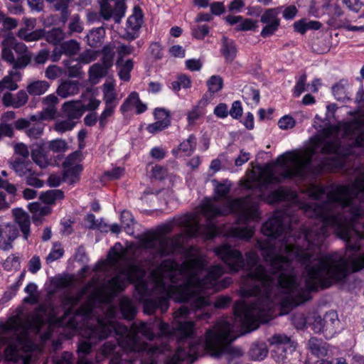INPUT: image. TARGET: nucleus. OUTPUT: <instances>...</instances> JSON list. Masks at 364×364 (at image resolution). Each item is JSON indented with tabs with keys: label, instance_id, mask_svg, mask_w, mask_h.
Instances as JSON below:
<instances>
[{
	"label": "nucleus",
	"instance_id": "nucleus-1",
	"mask_svg": "<svg viewBox=\"0 0 364 364\" xmlns=\"http://www.w3.org/2000/svg\"><path fill=\"white\" fill-rule=\"evenodd\" d=\"M206 264L201 258H193L184 261L181 266L176 262L166 259L151 272L154 287L161 291V295L144 301V311L153 314L156 309L161 313L167 311L169 298L178 301H186L173 313V328L179 333L176 353L166 359L165 364H180L186 358L196 354L200 343L192 340L194 333V323L186 321L191 314L199 319L209 317V314L197 311L210 304L207 298L196 296V294L207 289L219 291L226 288L230 283L227 279L219 283L218 279L224 273L223 267L217 264L205 272Z\"/></svg>",
	"mask_w": 364,
	"mask_h": 364
},
{
	"label": "nucleus",
	"instance_id": "nucleus-2",
	"mask_svg": "<svg viewBox=\"0 0 364 364\" xmlns=\"http://www.w3.org/2000/svg\"><path fill=\"white\" fill-rule=\"evenodd\" d=\"M312 145L303 151H288L279 156L276 165H266L258 167V174L255 181H247L245 187L252 188L255 184L259 186L258 193L248 195L243 198L226 200V205L220 208L215 202L218 198H225L230 192V184L217 183L215 193L217 196L207 198L201 206V213L207 220L206 239L213 238L218 234V228L214 222L216 217L225 215L230 213L238 214L239 223H248L257 221L259 213L257 204L262 196V190L269 184L280 183L285 178H305L309 175L320 174L323 171H333L344 166L345 159L340 156V141L334 139L325 142L324 139L316 136L311 139Z\"/></svg>",
	"mask_w": 364,
	"mask_h": 364
},
{
	"label": "nucleus",
	"instance_id": "nucleus-3",
	"mask_svg": "<svg viewBox=\"0 0 364 364\" xmlns=\"http://www.w3.org/2000/svg\"><path fill=\"white\" fill-rule=\"evenodd\" d=\"M116 309L107 299H102L97 292L92 293L87 300L77 309L73 307L66 311L58 321L73 330L82 329V336L87 339L79 343L77 350V364H92L90 356L92 348L97 341L106 338L112 331L117 334L127 333V328L111 321L115 316ZM156 326L161 333H169V326L160 320L154 324L144 322L134 323L128 333L117 338L118 347L124 352L115 354L109 364H142L141 357L146 349V343L141 336L153 340L155 334L153 329ZM117 346L112 341L103 345L102 353L107 355L114 353Z\"/></svg>",
	"mask_w": 364,
	"mask_h": 364
},
{
	"label": "nucleus",
	"instance_id": "nucleus-4",
	"mask_svg": "<svg viewBox=\"0 0 364 364\" xmlns=\"http://www.w3.org/2000/svg\"><path fill=\"white\" fill-rule=\"evenodd\" d=\"M203 228L198 225V215L186 214L175 218L160 228L161 232H148L141 239L138 248L122 249L119 243L109 250L108 260L112 267L118 268L120 262L127 263L126 269L109 279L104 289L113 294L124 290L127 284L138 282L136 288L141 296L147 292L146 284L141 281L144 275L142 267L149 269L159 262L161 257L173 253L182 247L188 237L202 234Z\"/></svg>",
	"mask_w": 364,
	"mask_h": 364
},
{
	"label": "nucleus",
	"instance_id": "nucleus-5",
	"mask_svg": "<svg viewBox=\"0 0 364 364\" xmlns=\"http://www.w3.org/2000/svg\"><path fill=\"white\" fill-rule=\"evenodd\" d=\"M31 326L30 320L18 316L0 325V347L7 346L5 355L10 364H29L30 358L23 356L19 351H29L33 348L28 333Z\"/></svg>",
	"mask_w": 364,
	"mask_h": 364
},
{
	"label": "nucleus",
	"instance_id": "nucleus-6",
	"mask_svg": "<svg viewBox=\"0 0 364 364\" xmlns=\"http://www.w3.org/2000/svg\"><path fill=\"white\" fill-rule=\"evenodd\" d=\"M1 46L2 60L15 70H23L31 63V52L23 43L17 41L13 35L8 34L1 41Z\"/></svg>",
	"mask_w": 364,
	"mask_h": 364
},
{
	"label": "nucleus",
	"instance_id": "nucleus-7",
	"mask_svg": "<svg viewBox=\"0 0 364 364\" xmlns=\"http://www.w3.org/2000/svg\"><path fill=\"white\" fill-rule=\"evenodd\" d=\"M272 347L271 355L277 363H284L296 349V345L290 337L284 334H276L269 339Z\"/></svg>",
	"mask_w": 364,
	"mask_h": 364
},
{
	"label": "nucleus",
	"instance_id": "nucleus-8",
	"mask_svg": "<svg viewBox=\"0 0 364 364\" xmlns=\"http://www.w3.org/2000/svg\"><path fill=\"white\" fill-rule=\"evenodd\" d=\"M214 252L227 265L230 272H237L245 266L242 253L228 244L223 243L216 247Z\"/></svg>",
	"mask_w": 364,
	"mask_h": 364
},
{
	"label": "nucleus",
	"instance_id": "nucleus-9",
	"mask_svg": "<svg viewBox=\"0 0 364 364\" xmlns=\"http://www.w3.org/2000/svg\"><path fill=\"white\" fill-rule=\"evenodd\" d=\"M100 15L105 20L112 17L119 23L125 13L124 0H99Z\"/></svg>",
	"mask_w": 364,
	"mask_h": 364
},
{
	"label": "nucleus",
	"instance_id": "nucleus-10",
	"mask_svg": "<svg viewBox=\"0 0 364 364\" xmlns=\"http://www.w3.org/2000/svg\"><path fill=\"white\" fill-rule=\"evenodd\" d=\"M84 112V105L80 100L66 102L62 106L63 117L73 121L79 119Z\"/></svg>",
	"mask_w": 364,
	"mask_h": 364
},
{
	"label": "nucleus",
	"instance_id": "nucleus-11",
	"mask_svg": "<svg viewBox=\"0 0 364 364\" xmlns=\"http://www.w3.org/2000/svg\"><path fill=\"white\" fill-rule=\"evenodd\" d=\"M18 230L16 226L6 225L0 228V248L8 250L11 247V243L18 237Z\"/></svg>",
	"mask_w": 364,
	"mask_h": 364
},
{
	"label": "nucleus",
	"instance_id": "nucleus-12",
	"mask_svg": "<svg viewBox=\"0 0 364 364\" xmlns=\"http://www.w3.org/2000/svg\"><path fill=\"white\" fill-rule=\"evenodd\" d=\"M220 53L226 63H232L236 58L237 48L235 42L226 36L221 39Z\"/></svg>",
	"mask_w": 364,
	"mask_h": 364
},
{
	"label": "nucleus",
	"instance_id": "nucleus-13",
	"mask_svg": "<svg viewBox=\"0 0 364 364\" xmlns=\"http://www.w3.org/2000/svg\"><path fill=\"white\" fill-rule=\"evenodd\" d=\"M9 164L16 175L20 177H26L33 173V164L30 160L16 157L9 161Z\"/></svg>",
	"mask_w": 364,
	"mask_h": 364
},
{
	"label": "nucleus",
	"instance_id": "nucleus-14",
	"mask_svg": "<svg viewBox=\"0 0 364 364\" xmlns=\"http://www.w3.org/2000/svg\"><path fill=\"white\" fill-rule=\"evenodd\" d=\"M59 102V100L55 95H49L43 100L45 106L41 112V118L42 119H54L57 112L56 105Z\"/></svg>",
	"mask_w": 364,
	"mask_h": 364
},
{
	"label": "nucleus",
	"instance_id": "nucleus-15",
	"mask_svg": "<svg viewBox=\"0 0 364 364\" xmlns=\"http://www.w3.org/2000/svg\"><path fill=\"white\" fill-rule=\"evenodd\" d=\"M80 85L77 80H66L57 89V94L62 98H67L79 93Z\"/></svg>",
	"mask_w": 364,
	"mask_h": 364
},
{
	"label": "nucleus",
	"instance_id": "nucleus-16",
	"mask_svg": "<svg viewBox=\"0 0 364 364\" xmlns=\"http://www.w3.org/2000/svg\"><path fill=\"white\" fill-rule=\"evenodd\" d=\"M13 214L23 233V238L27 240L30 235L31 222L29 215L20 208L13 210Z\"/></svg>",
	"mask_w": 364,
	"mask_h": 364
},
{
	"label": "nucleus",
	"instance_id": "nucleus-17",
	"mask_svg": "<svg viewBox=\"0 0 364 364\" xmlns=\"http://www.w3.org/2000/svg\"><path fill=\"white\" fill-rule=\"evenodd\" d=\"M337 318V315L334 311L327 312L323 318L316 316L312 323L313 330L316 333H319L324 330L325 327L332 325Z\"/></svg>",
	"mask_w": 364,
	"mask_h": 364
},
{
	"label": "nucleus",
	"instance_id": "nucleus-18",
	"mask_svg": "<svg viewBox=\"0 0 364 364\" xmlns=\"http://www.w3.org/2000/svg\"><path fill=\"white\" fill-rule=\"evenodd\" d=\"M309 348L311 352L318 356H326L329 350V345L315 337L309 339L308 343Z\"/></svg>",
	"mask_w": 364,
	"mask_h": 364
},
{
	"label": "nucleus",
	"instance_id": "nucleus-19",
	"mask_svg": "<svg viewBox=\"0 0 364 364\" xmlns=\"http://www.w3.org/2000/svg\"><path fill=\"white\" fill-rule=\"evenodd\" d=\"M105 36V30L102 26L92 29L87 34V43L90 47L98 48L102 44Z\"/></svg>",
	"mask_w": 364,
	"mask_h": 364
},
{
	"label": "nucleus",
	"instance_id": "nucleus-20",
	"mask_svg": "<svg viewBox=\"0 0 364 364\" xmlns=\"http://www.w3.org/2000/svg\"><path fill=\"white\" fill-rule=\"evenodd\" d=\"M270 203H277L279 201H294L296 195L294 192H291L284 188H279L278 190L272 192L269 196Z\"/></svg>",
	"mask_w": 364,
	"mask_h": 364
},
{
	"label": "nucleus",
	"instance_id": "nucleus-21",
	"mask_svg": "<svg viewBox=\"0 0 364 364\" xmlns=\"http://www.w3.org/2000/svg\"><path fill=\"white\" fill-rule=\"evenodd\" d=\"M50 87V84L46 80H36L27 85L26 90L29 95L33 96L44 94Z\"/></svg>",
	"mask_w": 364,
	"mask_h": 364
},
{
	"label": "nucleus",
	"instance_id": "nucleus-22",
	"mask_svg": "<svg viewBox=\"0 0 364 364\" xmlns=\"http://www.w3.org/2000/svg\"><path fill=\"white\" fill-rule=\"evenodd\" d=\"M71 0H55L53 3V9L60 13V21L65 23L68 20L70 12L68 10Z\"/></svg>",
	"mask_w": 364,
	"mask_h": 364
},
{
	"label": "nucleus",
	"instance_id": "nucleus-23",
	"mask_svg": "<svg viewBox=\"0 0 364 364\" xmlns=\"http://www.w3.org/2000/svg\"><path fill=\"white\" fill-rule=\"evenodd\" d=\"M119 308L122 316L128 320L134 318L136 314V308L132 301L128 298H122L119 302Z\"/></svg>",
	"mask_w": 364,
	"mask_h": 364
},
{
	"label": "nucleus",
	"instance_id": "nucleus-24",
	"mask_svg": "<svg viewBox=\"0 0 364 364\" xmlns=\"http://www.w3.org/2000/svg\"><path fill=\"white\" fill-rule=\"evenodd\" d=\"M82 170V165H75L74 167L65 168L63 174V181H68L70 185L77 183L80 180V174Z\"/></svg>",
	"mask_w": 364,
	"mask_h": 364
},
{
	"label": "nucleus",
	"instance_id": "nucleus-25",
	"mask_svg": "<svg viewBox=\"0 0 364 364\" xmlns=\"http://www.w3.org/2000/svg\"><path fill=\"white\" fill-rule=\"evenodd\" d=\"M103 100L105 105H113V107L117 106V94L114 90V86L112 83H107L104 85Z\"/></svg>",
	"mask_w": 364,
	"mask_h": 364
},
{
	"label": "nucleus",
	"instance_id": "nucleus-26",
	"mask_svg": "<svg viewBox=\"0 0 364 364\" xmlns=\"http://www.w3.org/2000/svg\"><path fill=\"white\" fill-rule=\"evenodd\" d=\"M254 232V228L251 226L232 227L230 230V233L232 237L242 240H249L253 236Z\"/></svg>",
	"mask_w": 364,
	"mask_h": 364
},
{
	"label": "nucleus",
	"instance_id": "nucleus-27",
	"mask_svg": "<svg viewBox=\"0 0 364 364\" xmlns=\"http://www.w3.org/2000/svg\"><path fill=\"white\" fill-rule=\"evenodd\" d=\"M117 65L119 68V76L120 79L124 81H129L130 79V72L134 67L133 60L129 59L125 62H123L119 59L117 62Z\"/></svg>",
	"mask_w": 364,
	"mask_h": 364
},
{
	"label": "nucleus",
	"instance_id": "nucleus-28",
	"mask_svg": "<svg viewBox=\"0 0 364 364\" xmlns=\"http://www.w3.org/2000/svg\"><path fill=\"white\" fill-rule=\"evenodd\" d=\"M65 33L60 28H53L48 31H45L44 38L49 43L57 45L65 38Z\"/></svg>",
	"mask_w": 364,
	"mask_h": 364
},
{
	"label": "nucleus",
	"instance_id": "nucleus-29",
	"mask_svg": "<svg viewBox=\"0 0 364 364\" xmlns=\"http://www.w3.org/2000/svg\"><path fill=\"white\" fill-rule=\"evenodd\" d=\"M63 63L66 67L68 70V75L70 77H81L82 75L81 63L78 61L76 63L73 59L63 60Z\"/></svg>",
	"mask_w": 364,
	"mask_h": 364
},
{
	"label": "nucleus",
	"instance_id": "nucleus-30",
	"mask_svg": "<svg viewBox=\"0 0 364 364\" xmlns=\"http://www.w3.org/2000/svg\"><path fill=\"white\" fill-rule=\"evenodd\" d=\"M15 76L19 78L20 74L16 71H12L9 75L0 80V92H2L5 89L16 90L18 88V85L14 80V77Z\"/></svg>",
	"mask_w": 364,
	"mask_h": 364
},
{
	"label": "nucleus",
	"instance_id": "nucleus-31",
	"mask_svg": "<svg viewBox=\"0 0 364 364\" xmlns=\"http://www.w3.org/2000/svg\"><path fill=\"white\" fill-rule=\"evenodd\" d=\"M207 86L208 87V94L205 96L206 97L209 95L210 97H213L215 93L222 90L223 86V80L219 75H213L208 80Z\"/></svg>",
	"mask_w": 364,
	"mask_h": 364
},
{
	"label": "nucleus",
	"instance_id": "nucleus-32",
	"mask_svg": "<svg viewBox=\"0 0 364 364\" xmlns=\"http://www.w3.org/2000/svg\"><path fill=\"white\" fill-rule=\"evenodd\" d=\"M115 48L114 43H109L105 46L101 51L102 54V63L109 68L113 64V60L115 54L114 50Z\"/></svg>",
	"mask_w": 364,
	"mask_h": 364
},
{
	"label": "nucleus",
	"instance_id": "nucleus-33",
	"mask_svg": "<svg viewBox=\"0 0 364 364\" xmlns=\"http://www.w3.org/2000/svg\"><path fill=\"white\" fill-rule=\"evenodd\" d=\"M32 160L41 168L48 165V160L42 147L33 149L31 152Z\"/></svg>",
	"mask_w": 364,
	"mask_h": 364
},
{
	"label": "nucleus",
	"instance_id": "nucleus-34",
	"mask_svg": "<svg viewBox=\"0 0 364 364\" xmlns=\"http://www.w3.org/2000/svg\"><path fill=\"white\" fill-rule=\"evenodd\" d=\"M64 198V193L61 190H50L41 195V200L47 204H53L57 200Z\"/></svg>",
	"mask_w": 364,
	"mask_h": 364
},
{
	"label": "nucleus",
	"instance_id": "nucleus-35",
	"mask_svg": "<svg viewBox=\"0 0 364 364\" xmlns=\"http://www.w3.org/2000/svg\"><path fill=\"white\" fill-rule=\"evenodd\" d=\"M109 68V66H106L103 63H95L92 65L89 70V75L92 79H98L105 76L107 73V70Z\"/></svg>",
	"mask_w": 364,
	"mask_h": 364
},
{
	"label": "nucleus",
	"instance_id": "nucleus-36",
	"mask_svg": "<svg viewBox=\"0 0 364 364\" xmlns=\"http://www.w3.org/2000/svg\"><path fill=\"white\" fill-rule=\"evenodd\" d=\"M63 54L69 56L76 55L80 50V43L75 40H69L60 45Z\"/></svg>",
	"mask_w": 364,
	"mask_h": 364
},
{
	"label": "nucleus",
	"instance_id": "nucleus-37",
	"mask_svg": "<svg viewBox=\"0 0 364 364\" xmlns=\"http://www.w3.org/2000/svg\"><path fill=\"white\" fill-rule=\"evenodd\" d=\"M282 7L267 9L261 16V22L263 23H273L277 21L280 23L279 19L277 18Z\"/></svg>",
	"mask_w": 364,
	"mask_h": 364
},
{
	"label": "nucleus",
	"instance_id": "nucleus-38",
	"mask_svg": "<svg viewBox=\"0 0 364 364\" xmlns=\"http://www.w3.org/2000/svg\"><path fill=\"white\" fill-rule=\"evenodd\" d=\"M84 29L83 22L78 14L73 15L68 23V36L74 33H80Z\"/></svg>",
	"mask_w": 364,
	"mask_h": 364
},
{
	"label": "nucleus",
	"instance_id": "nucleus-39",
	"mask_svg": "<svg viewBox=\"0 0 364 364\" xmlns=\"http://www.w3.org/2000/svg\"><path fill=\"white\" fill-rule=\"evenodd\" d=\"M76 124L75 121L68 118L58 120L54 124V129L59 133H65L72 130Z\"/></svg>",
	"mask_w": 364,
	"mask_h": 364
},
{
	"label": "nucleus",
	"instance_id": "nucleus-40",
	"mask_svg": "<svg viewBox=\"0 0 364 364\" xmlns=\"http://www.w3.org/2000/svg\"><path fill=\"white\" fill-rule=\"evenodd\" d=\"M139 100V94L136 92H132L121 106L120 111L122 113H125L132 109V107H136Z\"/></svg>",
	"mask_w": 364,
	"mask_h": 364
},
{
	"label": "nucleus",
	"instance_id": "nucleus-41",
	"mask_svg": "<svg viewBox=\"0 0 364 364\" xmlns=\"http://www.w3.org/2000/svg\"><path fill=\"white\" fill-rule=\"evenodd\" d=\"M196 146V139L193 134L190 135L188 138L179 144L178 149L182 151L186 155L189 156L194 151Z\"/></svg>",
	"mask_w": 364,
	"mask_h": 364
},
{
	"label": "nucleus",
	"instance_id": "nucleus-42",
	"mask_svg": "<svg viewBox=\"0 0 364 364\" xmlns=\"http://www.w3.org/2000/svg\"><path fill=\"white\" fill-rule=\"evenodd\" d=\"M121 223L122 228L128 234L133 233L132 226L134 224V218L132 213L127 210H123L121 213Z\"/></svg>",
	"mask_w": 364,
	"mask_h": 364
},
{
	"label": "nucleus",
	"instance_id": "nucleus-43",
	"mask_svg": "<svg viewBox=\"0 0 364 364\" xmlns=\"http://www.w3.org/2000/svg\"><path fill=\"white\" fill-rule=\"evenodd\" d=\"M99 53V51L87 49L79 55L76 60L81 63L88 64L95 60Z\"/></svg>",
	"mask_w": 364,
	"mask_h": 364
},
{
	"label": "nucleus",
	"instance_id": "nucleus-44",
	"mask_svg": "<svg viewBox=\"0 0 364 364\" xmlns=\"http://www.w3.org/2000/svg\"><path fill=\"white\" fill-rule=\"evenodd\" d=\"M68 148V143L61 139L52 140L48 144V149L55 153L65 152Z\"/></svg>",
	"mask_w": 364,
	"mask_h": 364
},
{
	"label": "nucleus",
	"instance_id": "nucleus-45",
	"mask_svg": "<svg viewBox=\"0 0 364 364\" xmlns=\"http://www.w3.org/2000/svg\"><path fill=\"white\" fill-rule=\"evenodd\" d=\"M267 352L264 345H255L251 348L250 354L253 360H262L267 356Z\"/></svg>",
	"mask_w": 364,
	"mask_h": 364
},
{
	"label": "nucleus",
	"instance_id": "nucleus-46",
	"mask_svg": "<svg viewBox=\"0 0 364 364\" xmlns=\"http://www.w3.org/2000/svg\"><path fill=\"white\" fill-rule=\"evenodd\" d=\"M81 159V152L76 151L70 154L63 163L64 168L74 167L75 165H80L79 163Z\"/></svg>",
	"mask_w": 364,
	"mask_h": 364
},
{
	"label": "nucleus",
	"instance_id": "nucleus-47",
	"mask_svg": "<svg viewBox=\"0 0 364 364\" xmlns=\"http://www.w3.org/2000/svg\"><path fill=\"white\" fill-rule=\"evenodd\" d=\"M14 154H16L20 159H23L25 160H29L28 157L30 155V152L28 150V147L23 143H16L14 146Z\"/></svg>",
	"mask_w": 364,
	"mask_h": 364
},
{
	"label": "nucleus",
	"instance_id": "nucleus-48",
	"mask_svg": "<svg viewBox=\"0 0 364 364\" xmlns=\"http://www.w3.org/2000/svg\"><path fill=\"white\" fill-rule=\"evenodd\" d=\"M63 253L64 250L60 247V244L58 242L54 243L52 251L46 257L47 263L52 262L60 258L63 255Z\"/></svg>",
	"mask_w": 364,
	"mask_h": 364
},
{
	"label": "nucleus",
	"instance_id": "nucleus-49",
	"mask_svg": "<svg viewBox=\"0 0 364 364\" xmlns=\"http://www.w3.org/2000/svg\"><path fill=\"white\" fill-rule=\"evenodd\" d=\"M257 21L251 18H244L235 27L237 31H250L257 27Z\"/></svg>",
	"mask_w": 364,
	"mask_h": 364
},
{
	"label": "nucleus",
	"instance_id": "nucleus-50",
	"mask_svg": "<svg viewBox=\"0 0 364 364\" xmlns=\"http://www.w3.org/2000/svg\"><path fill=\"white\" fill-rule=\"evenodd\" d=\"M141 17V14H137L130 16L127 19L126 26L132 30L139 31L142 23Z\"/></svg>",
	"mask_w": 364,
	"mask_h": 364
},
{
	"label": "nucleus",
	"instance_id": "nucleus-51",
	"mask_svg": "<svg viewBox=\"0 0 364 364\" xmlns=\"http://www.w3.org/2000/svg\"><path fill=\"white\" fill-rule=\"evenodd\" d=\"M170 125V120L167 119L165 120H157V122L151 124L148 126L147 130L151 134H155L158 132L162 131Z\"/></svg>",
	"mask_w": 364,
	"mask_h": 364
},
{
	"label": "nucleus",
	"instance_id": "nucleus-52",
	"mask_svg": "<svg viewBox=\"0 0 364 364\" xmlns=\"http://www.w3.org/2000/svg\"><path fill=\"white\" fill-rule=\"evenodd\" d=\"M62 73V68L55 65H49L45 71L46 77L52 80L59 77Z\"/></svg>",
	"mask_w": 364,
	"mask_h": 364
},
{
	"label": "nucleus",
	"instance_id": "nucleus-53",
	"mask_svg": "<svg viewBox=\"0 0 364 364\" xmlns=\"http://www.w3.org/2000/svg\"><path fill=\"white\" fill-rule=\"evenodd\" d=\"M43 126L41 123L35 124L32 126H29L26 131V134L31 138L37 139L43 133Z\"/></svg>",
	"mask_w": 364,
	"mask_h": 364
},
{
	"label": "nucleus",
	"instance_id": "nucleus-54",
	"mask_svg": "<svg viewBox=\"0 0 364 364\" xmlns=\"http://www.w3.org/2000/svg\"><path fill=\"white\" fill-rule=\"evenodd\" d=\"M119 35L121 38L131 41L138 37L139 31L132 30L126 26L125 28L119 33Z\"/></svg>",
	"mask_w": 364,
	"mask_h": 364
},
{
	"label": "nucleus",
	"instance_id": "nucleus-55",
	"mask_svg": "<svg viewBox=\"0 0 364 364\" xmlns=\"http://www.w3.org/2000/svg\"><path fill=\"white\" fill-rule=\"evenodd\" d=\"M113 105H105V109L99 118V123L101 127H104L107 123V119L112 115L114 108Z\"/></svg>",
	"mask_w": 364,
	"mask_h": 364
},
{
	"label": "nucleus",
	"instance_id": "nucleus-56",
	"mask_svg": "<svg viewBox=\"0 0 364 364\" xmlns=\"http://www.w3.org/2000/svg\"><path fill=\"white\" fill-rule=\"evenodd\" d=\"M26 178V184L28 186H33L35 188H41L44 184L43 181L40 180L36 177V173L33 170V173L27 175Z\"/></svg>",
	"mask_w": 364,
	"mask_h": 364
},
{
	"label": "nucleus",
	"instance_id": "nucleus-57",
	"mask_svg": "<svg viewBox=\"0 0 364 364\" xmlns=\"http://www.w3.org/2000/svg\"><path fill=\"white\" fill-rule=\"evenodd\" d=\"M53 361V364H73L72 354L64 352L60 356H54Z\"/></svg>",
	"mask_w": 364,
	"mask_h": 364
},
{
	"label": "nucleus",
	"instance_id": "nucleus-58",
	"mask_svg": "<svg viewBox=\"0 0 364 364\" xmlns=\"http://www.w3.org/2000/svg\"><path fill=\"white\" fill-rule=\"evenodd\" d=\"M278 125L282 129H291L295 125V121L293 117L286 115L279 120Z\"/></svg>",
	"mask_w": 364,
	"mask_h": 364
},
{
	"label": "nucleus",
	"instance_id": "nucleus-59",
	"mask_svg": "<svg viewBox=\"0 0 364 364\" xmlns=\"http://www.w3.org/2000/svg\"><path fill=\"white\" fill-rule=\"evenodd\" d=\"M267 25L263 28L261 31V36L263 38L268 37L272 35L278 28L279 23L276 21L273 23H266Z\"/></svg>",
	"mask_w": 364,
	"mask_h": 364
},
{
	"label": "nucleus",
	"instance_id": "nucleus-60",
	"mask_svg": "<svg viewBox=\"0 0 364 364\" xmlns=\"http://www.w3.org/2000/svg\"><path fill=\"white\" fill-rule=\"evenodd\" d=\"M15 97V108H19L28 101V97L26 91L20 90Z\"/></svg>",
	"mask_w": 364,
	"mask_h": 364
},
{
	"label": "nucleus",
	"instance_id": "nucleus-61",
	"mask_svg": "<svg viewBox=\"0 0 364 364\" xmlns=\"http://www.w3.org/2000/svg\"><path fill=\"white\" fill-rule=\"evenodd\" d=\"M41 267V259L38 256H33L28 262V268L33 274L36 273Z\"/></svg>",
	"mask_w": 364,
	"mask_h": 364
},
{
	"label": "nucleus",
	"instance_id": "nucleus-62",
	"mask_svg": "<svg viewBox=\"0 0 364 364\" xmlns=\"http://www.w3.org/2000/svg\"><path fill=\"white\" fill-rule=\"evenodd\" d=\"M49 57V51L46 49L41 50L33 58V60L37 65L46 63Z\"/></svg>",
	"mask_w": 364,
	"mask_h": 364
},
{
	"label": "nucleus",
	"instance_id": "nucleus-63",
	"mask_svg": "<svg viewBox=\"0 0 364 364\" xmlns=\"http://www.w3.org/2000/svg\"><path fill=\"white\" fill-rule=\"evenodd\" d=\"M229 114L230 116L235 119H237L240 117L242 114V108L241 106V103L239 101H235L232 105L230 110L229 111Z\"/></svg>",
	"mask_w": 364,
	"mask_h": 364
},
{
	"label": "nucleus",
	"instance_id": "nucleus-64",
	"mask_svg": "<svg viewBox=\"0 0 364 364\" xmlns=\"http://www.w3.org/2000/svg\"><path fill=\"white\" fill-rule=\"evenodd\" d=\"M167 175V169L161 166L156 165L152 168V176L156 179L162 180Z\"/></svg>",
	"mask_w": 364,
	"mask_h": 364
}]
</instances>
